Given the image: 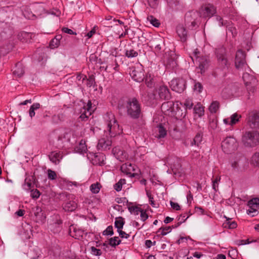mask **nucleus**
<instances>
[{
    "label": "nucleus",
    "instance_id": "nucleus-1",
    "mask_svg": "<svg viewBox=\"0 0 259 259\" xmlns=\"http://www.w3.org/2000/svg\"><path fill=\"white\" fill-rule=\"evenodd\" d=\"M104 118L110 138L114 137L122 133V130L120 127L114 114L112 112H107ZM111 144L110 138L106 136V138L103 137L99 140L97 148L99 150H105L110 148Z\"/></svg>",
    "mask_w": 259,
    "mask_h": 259
},
{
    "label": "nucleus",
    "instance_id": "nucleus-2",
    "mask_svg": "<svg viewBox=\"0 0 259 259\" xmlns=\"http://www.w3.org/2000/svg\"><path fill=\"white\" fill-rule=\"evenodd\" d=\"M125 108L128 116L133 119L139 118L141 112V104L136 98L129 99L126 102Z\"/></svg>",
    "mask_w": 259,
    "mask_h": 259
},
{
    "label": "nucleus",
    "instance_id": "nucleus-3",
    "mask_svg": "<svg viewBox=\"0 0 259 259\" xmlns=\"http://www.w3.org/2000/svg\"><path fill=\"white\" fill-rule=\"evenodd\" d=\"M200 52L198 49H196L193 53V56H190V57L194 62V60L199 63V68L201 73H202L208 68L209 66L210 59L208 56H200Z\"/></svg>",
    "mask_w": 259,
    "mask_h": 259
},
{
    "label": "nucleus",
    "instance_id": "nucleus-4",
    "mask_svg": "<svg viewBox=\"0 0 259 259\" xmlns=\"http://www.w3.org/2000/svg\"><path fill=\"white\" fill-rule=\"evenodd\" d=\"M214 53L219 65L222 69L228 68L230 63L227 57L226 48L220 46L215 49Z\"/></svg>",
    "mask_w": 259,
    "mask_h": 259
},
{
    "label": "nucleus",
    "instance_id": "nucleus-5",
    "mask_svg": "<svg viewBox=\"0 0 259 259\" xmlns=\"http://www.w3.org/2000/svg\"><path fill=\"white\" fill-rule=\"evenodd\" d=\"M242 142L246 147H254L259 142V134L256 132H246L242 137Z\"/></svg>",
    "mask_w": 259,
    "mask_h": 259
},
{
    "label": "nucleus",
    "instance_id": "nucleus-6",
    "mask_svg": "<svg viewBox=\"0 0 259 259\" xmlns=\"http://www.w3.org/2000/svg\"><path fill=\"white\" fill-rule=\"evenodd\" d=\"M216 8L209 3L203 4L198 11H192L190 12L191 16L195 13L203 16H213L216 13Z\"/></svg>",
    "mask_w": 259,
    "mask_h": 259
},
{
    "label": "nucleus",
    "instance_id": "nucleus-7",
    "mask_svg": "<svg viewBox=\"0 0 259 259\" xmlns=\"http://www.w3.org/2000/svg\"><path fill=\"white\" fill-rule=\"evenodd\" d=\"M222 147L224 152L229 154L234 151L238 147L236 140L233 137H227L222 143Z\"/></svg>",
    "mask_w": 259,
    "mask_h": 259
},
{
    "label": "nucleus",
    "instance_id": "nucleus-8",
    "mask_svg": "<svg viewBox=\"0 0 259 259\" xmlns=\"http://www.w3.org/2000/svg\"><path fill=\"white\" fill-rule=\"evenodd\" d=\"M169 85L172 91L181 93L186 89V81L183 78H174L170 81Z\"/></svg>",
    "mask_w": 259,
    "mask_h": 259
},
{
    "label": "nucleus",
    "instance_id": "nucleus-9",
    "mask_svg": "<svg viewBox=\"0 0 259 259\" xmlns=\"http://www.w3.org/2000/svg\"><path fill=\"white\" fill-rule=\"evenodd\" d=\"M246 120L247 124L251 128H259V112L255 110L249 112Z\"/></svg>",
    "mask_w": 259,
    "mask_h": 259
},
{
    "label": "nucleus",
    "instance_id": "nucleus-10",
    "mask_svg": "<svg viewBox=\"0 0 259 259\" xmlns=\"http://www.w3.org/2000/svg\"><path fill=\"white\" fill-rule=\"evenodd\" d=\"M131 70L130 74L134 80L139 82L144 80V71L141 66L132 68Z\"/></svg>",
    "mask_w": 259,
    "mask_h": 259
},
{
    "label": "nucleus",
    "instance_id": "nucleus-11",
    "mask_svg": "<svg viewBox=\"0 0 259 259\" xmlns=\"http://www.w3.org/2000/svg\"><path fill=\"white\" fill-rule=\"evenodd\" d=\"M249 209L247 210L248 214L252 217L255 216L258 213L257 209L259 208V198H254L248 202Z\"/></svg>",
    "mask_w": 259,
    "mask_h": 259
},
{
    "label": "nucleus",
    "instance_id": "nucleus-12",
    "mask_svg": "<svg viewBox=\"0 0 259 259\" xmlns=\"http://www.w3.org/2000/svg\"><path fill=\"white\" fill-rule=\"evenodd\" d=\"M235 64L237 69L242 68L246 64L245 54L241 50H239L236 53Z\"/></svg>",
    "mask_w": 259,
    "mask_h": 259
},
{
    "label": "nucleus",
    "instance_id": "nucleus-13",
    "mask_svg": "<svg viewBox=\"0 0 259 259\" xmlns=\"http://www.w3.org/2000/svg\"><path fill=\"white\" fill-rule=\"evenodd\" d=\"M176 32L182 42H184L187 40L188 37V31L183 24L177 25Z\"/></svg>",
    "mask_w": 259,
    "mask_h": 259
},
{
    "label": "nucleus",
    "instance_id": "nucleus-14",
    "mask_svg": "<svg viewBox=\"0 0 259 259\" xmlns=\"http://www.w3.org/2000/svg\"><path fill=\"white\" fill-rule=\"evenodd\" d=\"M158 95L162 100H168L171 98L169 89L166 85H161L157 90Z\"/></svg>",
    "mask_w": 259,
    "mask_h": 259
},
{
    "label": "nucleus",
    "instance_id": "nucleus-15",
    "mask_svg": "<svg viewBox=\"0 0 259 259\" xmlns=\"http://www.w3.org/2000/svg\"><path fill=\"white\" fill-rule=\"evenodd\" d=\"M199 21L193 17H187V19H185V27L190 30L196 29L199 27Z\"/></svg>",
    "mask_w": 259,
    "mask_h": 259
},
{
    "label": "nucleus",
    "instance_id": "nucleus-16",
    "mask_svg": "<svg viewBox=\"0 0 259 259\" xmlns=\"http://www.w3.org/2000/svg\"><path fill=\"white\" fill-rule=\"evenodd\" d=\"M121 171L128 176L130 177H133L135 176L133 171L135 170V165L130 163H125L123 164L120 167Z\"/></svg>",
    "mask_w": 259,
    "mask_h": 259
},
{
    "label": "nucleus",
    "instance_id": "nucleus-17",
    "mask_svg": "<svg viewBox=\"0 0 259 259\" xmlns=\"http://www.w3.org/2000/svg\"><path fill=\"white\" fill-rule=\"evenodd\" d=\"M50 160L55 164H58L63 158V153L60 152L52 151L48 155Z\"/></svg>",
    "mask_w": 259,
    "mask_h": 259
},
{
    "label": "nucleus",
    "instance_id": "nucleus-18",
    "mask_svg": "<svg viewBox=\"0 0 259 259\" xmlns=\"http://www.w3.org/2000/svg\"><path fill=\"white\" fill-rule=\"evenodd\" d=\"M72 133L70 131H64L61 133L58 138L59 144L64 145L66 143L70 142Z\"/></svg>",
    "mask_w": 259,
    "mask_h": 259
},
{
    "label": "nucleus",
    "instance_id": "nucleus-19",
    "mask_svg": "<svg viewBox=\"0 0 259 259\" xmlns=\"http://www.w3.org/2000/svg\"><path fill=\"white\" fill-rule=\"evenodd\" d=\"M169 9L168 13L170 14L173 11H177L181 9L182 6L179 4V0H166Z\"/></svg>",
    "mask_w": 259,
    "mask_h": 259
},
{
    "label": "nucleus",
    "instance_id": "nucleus-20",
    "mask_svg": "<svg viewBox=\"0 0 259 259\" xmlns=\"http://www.w3.org/2000/svg\"><path fill=\"white\" fill-rule=\"evenodd\" d=\"M119 65L117 63V60L115 58L112 59L108 64L105 68L106 71L110 72L111 69L114 70L115 71L119 70Z\"/></svg>",
    "mask_w": 259,
    "mask_h": 259
},
{
    "label": "nucleus",
    "instance_id": "nucleus-21",
    "mask_svg": "<svg viewBox=\"0 0 259 259\" xmlns=\"http://www.w3.org/2000/svg\"><path fill=\"white\" fill-rule=\"evenodd\" d=\"M13 74L18 76L21 77L24 74V68L21 63H17L13 68Z\"/></svg>",
    "mask_w": 259,
    "mask_h": 259
},
{
    "label": "nucleus",
    "instance_id": "nucleus-22",
    "mask_svg": "<svg viewBox=\"0 0 259 259\" xmlns=\"http://www.w3.org/2000/svg\"><path fill=\"white\" fill-rule=\"evenodd\" d=\"M77 205L74 201H69L64 205L63 208L65 211H73L76 209Z\"/></svg>",
    "mask_w": 259,
    "mask_h": 259
},
{
    "label": "nucleus",
    "instance_id": "nucleus-23",
    "mask_svg": "<svg viewBox=\"0 0 259 259\" xmlns=\"http://www.w3.org/2000/svg\"><path fill=\"white\" fill-rule=\"evenodd\" d=\"M242 78L246 86H248L255 81V79L254 77L247 73H245L243 74Z\"/></svg>",
    "mask_w": 259,
    "mask_h": 259
},
{
    "label": "nucleus",
    "instance_id": "nucleus-24",
    "mask_svg": "<svg viewBox=\"0 0 259 259\" xmlns=\"http://www.w3.org/2000/svg\"><path fill=\"white\" fill-rule=\"evenodd\" d=\"M11 33V26L7 23L2 22L0 24V34Z\"/></svg>",
    "mask_w": 259,
    "mask_h": 259
},
{
    "label": "nucleus",
    "instance_id": "nucleus-25",
    "mask_svg": "<svg viewBox=\"0 0 259 259\" xmlns=\"http://www.w3.org/2000/svg\"><path fill=\"white\" fill-rule=\"evenodd\" d=\"M76 150L80 153H84L88 150L87 146L85 144V141L84 140H81L79 145L76 147Z\"/></svg>",
    "mask_w": 259,
    "mask_h": 259
},
{
    "label": "nucleus",
    "instance_id": "nucleus-26",
    "mask_svg": "<svg viewBox=\"0 0 259 259\" xmlns=\"http://www.w3.org/2000/svg\"><path fill=\"white\" fill-rule=\"evenodd\" d=\"M31 34L29 32L22 31L18 34V38L22 41H27L31 38Z\"/></svg>",
    "mask_w": 259,
    "mask_h": 259
},
{
    "label": "nucleus",
    "instance_id": "nucleus-27",
    "mask_svg": "<svg viewBox=\"0 0 259 259\" xmlns=\"http://www.w3.org/2000/svg\"><path fill=\"white\" fill-rule=\"evenodd\" d=\"M166 66L168 69H175L177 67V61L172 58H169L167 60Z\"/></svg>",
    "mask_w": 259,
    "mask_h": 259
},
{
    "label": "nucleus",
    "instance_id": "nucleus-28",
    "mask_svg": "<svg viewBox=\"0 0 259 259\" xmlns=\"http://www.w3.org/2000/svg\"><path fill=\"white\" fill-rule=\"evenodd\" d=\"M70 234L71 236L75 238V239H79L83 236L84 232L81 230L74 229L73 231L70 230Z\"/></svg>",
    "mask_w": 259,
    "mask_h": 259
},
{
    "label": "nucleus",
    "instance_id": "nucleus-29",
    "mask_svg": "<svg viewBox=\"0 0 259 259\" xmlns=\"http://www.w3.org/2000/svg\"><path fill=\"white\" fill-rule=\"evenodd\" d=\"M157 131L158 134L157 135V137L158 138H164L167 134V132L165 128L161 124H160L157 126Z\"/></svg>",
    "mask_w": 259,
    "mask_h": 259
},
{
    "label": "nucleus",
    "instance_id": "nucleus-30",
    "mask_svg": "<svg viewBox=\"0 0 259 259\" xmlns=\"http://www.w3.org/2000/svg\"><path fill=\"white\" fill-rule=\"evenodd\" d=\"M40 105L38 103H33L30 108L29 111V115L31 118H32L35 116V110L38 109L40 108Z\"/></svg>",
    "mask_w": 259,
    "mask_h": 259
},
{
    "label": "nucleus",
    "instance_id": "nucleus-31",
    "mask_svg": "<svg viewBox=\"0 0 259 259\" xmlns=\"http://www.w3.org/2000/svg\"><path fill=\"white\" fill-rule=\"evenodd\" d=\"M41 8H42V11L44 12V13H40V15H44V14L51 15H53L54 16H60L61 15L60 11H59L58 9H53L50 11H46L42 7Z\"/></svg>",
    "mask_w": 259,
    "mask_h": 259
},
{
    "label": "nucleus",
    "instance_id": "nucleus-32",
    "mask_svg": "<svg viewBox=\"0 0 259 259\" xmlns=\"http://www.w3.org/2000/svg\"><path fill=\"white\" fill-rule=\"evenodd\" d=\"M174 106V103L173 102H167L163 103L161 106V109L162 110H164L166 111L172 112L173 111V109L172 108Z\"/></svg>",
    "mask_w": 259,
    "mask_h": 259
},
{
    "label": "nucleus",
    "instance_id": "nucleus-33",
    "mask_svg": "<svg viewBox=\"0 0 259 259\" xmlns=\"http://www.w3.org/2000/svg\"><path fill=\"white\" fill-rule=\"evenodd\" d=\"M148 22L155 27H159L160 25V21L156 17H147V23Z\"/></svg>",
    "mask_w": 259,
    "mask_h": 259
},
{
    "label": "nucleus",
    "instance_id": "nucleus-34",
    "mask_svg": "<svg viewBox=\"0 0 259 259\" xmlns=\"http://www.w3.org/2000/svg\"><path fill=\"white\" fill-rule=\"evenodd\" d=\"M202 137L201 135L200 134H197L194 138L191 141V144L190 145L191 146H193L194 145H196L198 146L199 144L202 141Z\"/></svg>",
    "mask_w": 259,
    "mask_h": 259
},
{
    "label": "nucleus",
    "instance_id": "nucleus-35",
    "mask_svg": "<svg viewBox=\"0 0 259 259\" xmlns=\"http://www.w3.org/2000/svg\"><path fill=\"white\" fill-rule=\"evenodd\" d=\"M124 224V221L122 217L116 218L115 221V227L117 229V230L122 229Z\"/></svg>",
    "mask_w": 259,
    "mask_h": 259
},
{
    "label": "nucleus",
    "instance_id": "nucleus-36",
    "mask_svg": "<svg viewBox=\"0 0 259 259\" xmlns=\"http://www.w3.org/2000/svg\"><path fill=\"white\" fill-rule=\"evenodd\" d=\"M61 252V248L58 246L54 247L49 251L50 254L53 255L55 257L60 256Z\"/></svg>",
    "mask_w": 259,
    "mask_h": 259
},
{
    "label": "nucleus",
    "instance_id": "nucleus-37",
    "mask_svg": "<svg viewBox=\"0 0 259 259\" xmlns=\"http://www.w3.org/2000/svg\"><path fill=\"white\" fill-rule=\"evenodd\" d=\"M241 117V116L237 113H235L233 114L230 118V125L232 126L235 124H236L237 122H238L239 120V118Z\"/></svg>",
    "mask_w": 259,
    "mask_h": 259
},
{
    "label": "nucleus",
    "instance_id": "nucleus-38",
    "mask_svg": "<svg viewBox=\"0 0 259 259\" xmlns=\"http://www.w3.org/2000/svg\"><path fill=\"white\" fill-rule=\"evenodd\" d=\"M120 242L121 240L119 239L118 237H114L109 240V244L112 247H115L119 245Z\"/></svg>",
    "mask_w": 259,
    "mask_h": 259
},
{
    "label": "nucleus",
    "instance_id": "nucleus-39",
    "mask_svg": "<svg viewBox=\"0 0 259 259\" xmlns=\"http://www.w3.org/2000/svg\"><path fill=\"white\" fill-rule=\"evenodd\" d=\"M101 186L100 183H96L93 184L90 186V190L92 193L97 194L99 192Z\"/></svg>",
    "mask_w": 259,
    "mask_h": 259
},
{
    "label": "nucleus",
    "instance_id": "nucleus-40",
    "mask_svg": "<svg viewBox=\"0 0 259 259\" xmlns=\"http://www.w3.org/2000/svg\"><path fill=\"white\" fill-rule=\"evenodd\" d=\"M125 183H126V181L125 179H120L119 181L114 185V189L117 192L121 191L122 189V185L125 184Z\"/></svg>",
    "mask_w": 259,
    "mask_h": 259
},
{
    "label": "nucleus",
    "instance_id": "nucleus-41",
    "mask_svg": "<svg viewBox=\"0 0 259 259\" xmlns=\"http://www.w3.org/2000/svg\"><path fill=\"white\" fill-rule=\"evenodd\" d=\"M145 83L148 87L152 88L154 85V81L151 74L147 75L145 77Z\"/></svg>",
    "mask_w": 259,
    "mask_h": 259
},
{
    "label": "nucleus",
    "instance_id": "nucleus-42",
    "mask_svg": "<svg viewBox=\"0 0 259 259\" xmlns=\"http://www.w3.org/2000/svg\"><path fill=\"white\" fill-rule=\"evenodd\" d=\"M225 227H228L229 229H235L237 227V225L235 221H231V220L228 219L226 220V223L224 224Z\"/></svg>",
    "mask_w": 259,
    "mask_h": 259
},
{
    "label": "nucleus",
    "instance_id": "nucleus-43",
    "mask_svg": "<svg viewBox=\"0 0 259 259\" xmlns=\"http://www.w3.org/2000/svg\"><path fill=\"white\" fill-rule=\"evenodd\" d=\"M163 44V42L161 39H160L159 40H157L155 42V51L158 55H159L161 52L162 48V46Z\"/></svg>",
    "mask_w": 259,
    "mask_h": 259
},
{
    "label": "nucleus",
    "instance_id": "nucleus-44",
    "mask_svg": "<svg viewBox=\"0 0 259 259\" xmlns=\"http://www.w3.org/2000/svg\"><path fill=\"white\" fill-rule=\"evenodd\" d=\"M219 108V103L218 101H213L209 107L211 113H216Z\"/></svg>",
    "mask_w": 259,
    "mask_h": 259
},
{
    "label": "nucleus",
    "instance_id": "nucleus-45",
    "mask_svg": "<svg viewBox=\"0 0 259 259\" xmlns=\"http://www.w3.org/2000/svg\"><path fill=\"white\" fill-rule=\"evenodd\" d=\"M138 52L132 49H130V50H126L125 53V56H126L128 58L136 57L138 56Z\"/></svg>",
    "mask_w": 259,
    "mask_h": 259
},
{
    "label": "nucleus",
    "instance_id": "nucleus-46",
    "mask_svg": "<svg viewBox=\"0 0 259 259\" xmlns=\"http://www.w3.org/2000/svg\"><path fill=\"white\" fill-rule=\"evenodd\" d=\"M251 163L254 166H257L259 165V152L255 153L252 155Z\"/></svg>",
    "mask_w": 259,
    "mask_h": 259
},
{
    "label": "nucleus",
    "instance_id": "nucleus-47",
    "mask_svg": "<svg viewBox=\"0 0 259 259\" xmlns=\"http://www.w3.org/2000/svg\"><path fill=\"white\" fill-rule=\"evenodd\" d=\"M150 7L154 10H156L159 5V0H147Z\"/></svg>",
    "mask_w": 259,
    "mask_h": 259
},
{
    "label": "nucleus",
    "instance_id": "nucleus-48",
    "mask_svg": "<svg viewBox=\"0 0 259 259\" xmlns=\"http://www.w3.org/2000/svg\"><path fill=\"white\" fill-rule=\"evenodd\" d=\"M104 155H103V154H99L98 155H96L95 156V161H96V164L99 165H103L105 164L104 162Z\"/></svg>",
    "mask_w": 259,
    "mask_h": 259
},
{
    "label": "nucleus",
    "instance_id": "nucleus-49",
    "mask_svg": "<svg viewBox=\"0 0 259 259\" xmlns=\"http://www.w3.org/2000/svg\"><path fill=\"white\" fill-rule=\"evenodd\" d=\"M161 230V232L160 234L162 236L166 235L168 233L171 232V227L170 226L165 227H161L157 232H159Z\"/></svg>",
    "mask_w": 259,
    "mask_h": 259
},
{
    "label": "nucleus",
    "instance_id": "nucleus-50",
    "mask_svg": "<svg viewBox=\"0 0 259 259\" xmlns=\"http://www.w3.org/2000/svg\"><path fill=\"white\" fill-rule=\"evenodd\" d=\"M220 178L217 177L212 181V187L215 192H217L219 188V182L220 181Z\"/></svg>",
    "mask_w": 259,
    "mask_h": 259
},
{
    "label": "nucleus",
    "instance_id": "nucleus-51",
    "mask_svg": "<svg viewBox=\"0 0 259 259\" xmlns=\"http://www.w3.org/2000/svg\"><path fill=\"white\" fill-rule=\"evenodd\" d=\"M128 209L131 212L134 213L135 215H138L142 210L141 208L138 206L130 207Z\"/></svg>",
    "mask_w": 259,
    "mask_h": 259
},
{
    "label": "nucleus",
    "instance_id": "nucleus-52",
    "mask_svg": "<svg viewBox=\"0 0 259 259\" xmlns=\"http://www.w3.org/2000/svg\"><path fill=\"white\" fill-rule=\"evenodd\" d=\"M113 234V227L112 226H109L103 232V235H112Z\"/></svg>",
    "mask_w": 259,
    "mask_h": 259
},
{
    "label": "nucleus",
    "instance_id": "nucleus-53",
    "mask_svg": "<svg viewBox=\"0 0 259 259\" xmlns=\"http://www.w3.org/2000/svg\"><path fill=\"white\" fill-rule=\"evenodd\" d=\"M60 45V42L58 40L53 38L51 40L50 42V47L51 49H55L58 48Z\"/></svg>",
    "mask_w": 259,
    "mask_h": 259
},
{
    "label": "nucleus",
    "instance_id": "nucleus-54",
    "mask_svg": "<svg viewBox=\"0 0 259 259\" xmlns=\"http://www.w3.org/2000/svg\"><path fill=\"white\" fill-rule=\"evenodd\" d=\"M48 178L50 180H54L57 178L56 173L51 169H48Z\"/></svg>",
    "mask_w": 259,
    "mask_h": 259
},
{
    "label": "nucleus",
    "instance_id": "nucleus-55",
    "mask_svg": "<svg viewBox=\"0 0 259 259\" xmlns=\"http://www.w3.org/2000/svg\"><path fill=\"white\" fill-rule=\"evenodd\" d=\"M203 89V86L201 83L199 82H196L194 84V91L200 93L202 92Z\"/></svg>",
    "mask_w": 259,
    "mask_h": 259
},
{
    "label": "nucleus",
    "instance_id": "nucleus-56",
    "mask_svg": "<svg viewBox=\"0 0 259 259\" xmlns=\"http://www.w3.org/2000/svg\"><path fill=\"white\" fill-rule=\"evenodd\" d=\"M209 127L213 130L215 129L218 126V121L215 118H212L209 121Z\"/></svg>",
    "mask_w": 259,
    "mask_h": 259
},
{
    "label": "nucleus",
    "instance_id": "nucleus-57",
    "mask_svg": "<svg viewBox=\"0 0 259 259\" xmlns=\"http://www.w3.org/2000/svg\"><path fill=\"white\" fill-rule=\"evenodd\" d=\"M256 241H249V239L246 240H238L236 241V244L238 245H245V244H248L252 242H255Z\"/></svg>",
    "mask_w": 259,
    "mask_h": 259
},
{
    "label": "nucleus",
    "instance_id": "nucleus-58",
    "mask_svg": "<svg viewBox=\"0 0 259 259\" xmlns=\"http://www.w3.org/2000/svg\"><path fill=\"white\" fill-rule=\"evenodd\" d=\"M184 105L186 109H191L193 106V103L191 100L187 99L185 101L184 103Z\"/></svg>",
    "mask_w": 259,
    "mask_h": 259
},
{
    "label": "nucleus",
    "instance_id": "nucleus-59",
    "mask_svg": "<svg viewBox=\"0 0 259 259\" xmlns=\"http://www.w3.org/2000/svg\"><path fill=\"white\" fill-rule=\"evenodd\" d=\"M218 21L219 22V25L221 26H228L229 22L227 20H224L223 17H218Z\"/></svg>",
    "mask_w": 259,
    "mask_h": 259
},
{
    "label": "nucleus",
    "instance_id": "nucleus-60",
    "mask_svg": "<svg viewBox=\"0 0 259 259\" xmlns=\"http://www.w3.org/2000/svg\"><path fill=\"white\" fill-rule=\"evenodd\" d=\"M140 217L141 220L144 222L148 218V215L145 210L142 209L140 212Z\"/></svg>",
    "mask_w": 259,
    "mask_h": 259
},
{
    "label": "nucleus",
    "instance_id": "nucleus-61",
    "mask_svg": "<svg viewBox=\"0 0 259 259\" xmlns=\"http://www.w3.org/2000/svg\"><path fill=\"white\" fill-rule=\"evenodd\" d=\"M62 31L64 33L69 34L76 35V33L75 32H74L72 30L67 27H63L62 28Z\"/></svg>",
    "mask_w": 259,
    "mask_h": 259
},
{
    "label": "nucleus",
    "instance_id": "nucleus-62",
    "mask_svg": "<svg viewBox=\"0 0 259 259\" xmlns=\"http://www.w3.org/2000/svg\"><path fill=\"white\" fill-rule=\"evenodd\" d=\"M195 112L196 114H198L199 116H201L203 114V109L202 107L195 106L194 108Z\"/></svg>",
    "mask_w": 259,
    "mask_h": 259
},
{
    "label": "nucleus",
    "instance_id": "nucleus-63",
    "mask_svg": "<svg viewBox=\"0 0 259 259\" xmlns=\"http://www.w3.org/2000/svg\"><path fill=\"white\" fill-rule=\"evenodd\" d=\"M91 251L93 254L96 255H100L101 254V251L99 249H97L95 247H91Z\"/></svg>",
    "mask_w": 259,
    "mask_h": 259
},
{
    "label": "nucleus",
    "instance_id": "nucleus-64",
    "mask_svg": "<svg viewBox=\"0 0 259 259\" xmlns=\"http://www.w3.org/2000/svg\"><path fill=\"white\" fill-rule=\"evenodd\" d=\"M118 233L120 237L122 238H128L130 237V235L126 234L125 232L122 231L121 230H117Z\"/></svg>",
    "mask_w": 259,
    "mask_h": 259
}]
</instances>
